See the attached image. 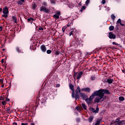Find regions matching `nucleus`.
Instances as JSON below:
<instances>
[{
	"instance_id": "nucleus-47",
	"label": "nucleus",
	"mask_w": 125,
	"mask_h": 125,
	"mask_svg": "<svg viewBox=\"0 0 125 125\" xmlns=\"http://www.w3.org/2000/svg\"><path fill=\"white\" fill-rule=\"evenodd\" d=\"M0 83H1V84L3 83V78L0 79Z\"/></svg>"
},
{
	"instance_id": "nucleus-22",
	"label": "nucleus",
	"mask_w": 125,
	"mask_h": 125,
	"mask_svg": "<svg viewBox=\"0 0 125 125\" xmlns=\"http://www.w3.org/2000/svg\"><path fill=\"white\" fill-rule=\"evenodd\" d=\"M77 75H78V72H76V71L74 72V74H73V77L74 80H76V78H77Z\"/></svg>"
},
{
	"instance_id": "nucleus-64",
	"label": "nucleus",
	"mask_w": 125,
	"mask_h": 125,
	"mask_svg": "<svg viewBox=\"0 0 125 125\" xmlns=\"http://www.w3.org/2000/svg\"><path fill=\"white\" fill-rule=\"evenodd\" d=\"M30 125H35V123H31Z\"/></svg>"
},
{
	"instance_id": "nucleus-33",
	"label": "nucleus",
	"mask_w": 125,
	"mask_h": 125,
	"mask_svg": "<svg viewBox=\"0 0 125 125\" xmlns=\"http://www.w3.org/2000/svg\"><path fill=\"white\" fill-rule=\"evenodd\" d=\"M36 46L34 45L30 46V49H32L33 50H35L36 49Z\"/></svg>"
},
{
	"instance_id": "nucleus-16",
	"label": "nucleus",
	"mask_w": 125,
	"mask_h": 125,
	"mask_svg": "<svg viewBox=\"0 0 125 125\" xmlns=\"http://www.w3.org/2000/svg\"><path fill=\"white\" fill-rule=\"evenodd\" d=\"M124 123H125V121L124 120L120 121L117 123H116L115 125H125Z\"/></svg>"
},
{
	"instance_id": "nucleus-50",
	"label": "nucleus",
	"mask_w": 125,
	"mask_h": 125,
	"mask_svg": "<svg viewBox=\"0 0 125 125\" xmlns=\"http://www.w3.org/2000/svg\"><path fill=\"white\" fill-rule=\"evenodd\" d=\"M39 31H43V28L40 27L39 28Z\"/></svg>"
},
{
	"instance_id": "nucleus-43",
	"label": "nucleus",
	"mask_w": 125,
	"mask_h": 125,
	"mask_svg": "<svg viewBox=\"0 0 125 125\" xmlns=\"http://www.w3.org/2000/svg\"><path fill=\"white\" fill-rule=\"evenodd\" d=\"M112 44L114 45H120V44H118V43H116V42H113Z\"/></svg>"
},
{
	"instance_id": "nucleus-51",
	"label": "nucleus",
	"mask_w": 125,
	"mask_h": 125,
	"mask_svg": "<svg viewBox=\"0 0 125 125\" xmlns=\"http://www.w3.org/2000/svg\"><path fill=\"white\" fill-rule=\"evenodd\" d=\"M61 14V13L60 12V11H58L57 12V15H59V16Z\"/></svg>"
},
{
	"instance_id": "nucleus-10",
	"label": "nucleus",
	"mask_w": 125,
	"mask_h": 125,
	"mask_svg": "<svg viewBox=\"0 0 125 125\" xmlns=\"http://www.w3.org/2000/svg\"><path fill=\"white\" fill-rule=\"evenodd\" d=\"M80 97H82L83 100H85L87 98V95H85V94L83 93H80Z\"/></svg>"
},
{
	"instance_id": "nucleus-18",
	"label": "nucleus",
	"mask_w": 125,
	"mask_h": 125,
	"mask_svg": "<svg viewBox=\"0 0 125 125\" xmlns=\"http://www.w3.org/2000/svg\"><path fill=\"white\" fill-rule=\"evenodd\" d=\"M12 19L14 23H15L16 24H17V18H16V17L15 16H13L12 17Z\"/></svg>"
},
{
	"instance_id": "nucleus-13",
	"label": "nucleus",
	"mask_w": 125,
	"mask_h": 125,
	"mask_svg": "<svg viewBox=\"0 0 125 125\" xmlns=\"http://www.w3.org/2000/svg\"><path fill=\"white\" fill-rule=\"evenodd\" d=\"M83 74V71H81L80 72H79L77 75V80H80L81 78H82Z\"/></svg>"
},
{
	"instance_id": "nucleus-2",
	"label": "nucleus",
	"mask_w": 125,
	"mask_h": 125,
	"mask_svg": "<svg viewBox=\"0 0 125 125\" xmlns=\"http://www.w3.org/2000/svg\"><path fill=\"white\" fill-rule=\"evenodd\" d=\"M42 4V6L40 7V11H41V12H43L47 14L49 13V12H50V10L46 8L47 6V3L45 1H43Z\"/></svg>"
},
{
	"instance_id": "nucleus-39",
	"label": "nucleus",
	"mask_w": 125,
	"mask_h": 125,
	"mask_svg": "<svg viewBox=\"0 0 125 125\" xmlns=\"http://www.w3.org/2000/svg\"><path fill=\"white\" fill-rule=\"evenodd\" d=\"M120 25H119L118 24H117L115 26V30H116V31H118L119 30V27Z\"/></svg>"
},
{
	"instance_id": "nucleus-42",
	"label": "nucleus",
	"mask_w": 125,
	"mask_h": 125,
	"mask_svg": "<svg viewBox=\"0 0 125 125\" xmlns=\"http://www.w3.org/2000/svg\"><path fill=\"white\" fill-rule=\"evenodd\" d=\"M90 1V0H86V1H85L86 5H87V4H88V3H89Z\"/></svg>"
},
{
	"instance_id": "nucleus-37",
	"label": "nucleus",
	"mask_w": 125,
	"mask_h": 125,
	"mask_svg": "<svg viewBox=\"0 0 125 125\" xmlns=\"http://www.w3.org/2000/svg\"><path fill=\"white\" fill-rule=\"evenodd\" d=\"M95 124H96V125H100V120L98 119V120L96 121V122Z\"/></svg>"
},
{
	"instance_id": "nucleus-5",
	"label": "nucleus",
	"mask_w": 125,
	"mask_h": 125,
	"mask_svg": "<svg viewBox=\"0 0 125 125\" xmlns=\"http://www.w3.org/2000/svg\"><path fill=\"white\" fill-rule=\"evenodd\" d=\"M46 102V100H45V98L44 97H40V99H38V101H37L38 104L36 106V108H38V106L40 105V104H41V105H44Z\"/></svg>"
},
{
	"instance_id": "nucleus-44",
	"label": "nucleus",
	"mask_w": 125,
	"mask_h": 125,
	"mask_svg": "<svg viewBox=\"0 0 125 125\" xmlns=\"http://www.w3.org/2000/svg\"><path fill=\"white\" fill-rule=\"evenodd\" d=\"M74 38L75 39L76 42H78L79 41V38L77 36H74Z\"/></svg>"
},
{
	"instance_id": "nucleus-1",
	"label": "nucleus",
	"mask_w": 125,
	"mask_h": 125,
	"mask_svg": "<svg viewBox=\"0 0 125 125\" xmlns=\"http://www.w3.org/2000/svg\"><path fill=\"white\" fill-rule=\"evenodd\" d=\"M82 92H81V87H77V89L75 90H75H74L73 94V92H72L71 96L72 98H74L75 99V101H77L78 99H79L80 96V94H81Z\"/></svg>"
},
{
	"instance_id": "nucleus-45",
	"label": "nucleus",
	"mask_w": 125,
	"mask_h": 125,
	"mask_svg": "<svg viewBox=\"0 0 125 125\" xmlns=\"http://www.w3.org/2000/svg\"><path fill=\"white\" fill-rule=\"evenodd\" d=\"M67 28L66 26H64L63 27H62V32L64 33V32H65V30H66V28Z\"/></svg>"
},
{
	"instance_id": "nucleus-23",
	"label": "nucleus",
	"mask_w": 125,
	"mask_h": 125,
	"mask_svg": "<svg viewBox=\"0 0 125 125\" xmlns=\"http://www.w3.org/2000/svg\"><path fill=\"white\" fill-rule=\"evenodd\" d=\"M119 101H125V98L123 96H120L119 97Z\"/></svg>"
},
{
	"instance_id": "nucleus-19",
	"label": "nucleus",
	"mask_w": 125,
	"mask_h": 125,
	"mask_svg": "<svg viewBox=\"0 0 125 125\" xmlns=\"http://www.w3.org/2000/svg\"><path fill=\"white\" fill-rule=\"evenodd\" d=\"M6 101L5 102H9L10 99H8V92H7L5 96Z\"/></svg>"
},
{
	"instance_id": "nucleus-63",
	"label": "nucleus",
	"mask_w": 125,
	"mask_h": 125,
	"mask_svg": "<svg viewBox=\"0 0 125 125\" xmlns=\"http://www.w3.org/2000/svg\"><path fill=\"white\" fill-rule=\"evenodd\" d=\"M122 72L123 73H124V74H125V70H122Z\"/></svg>"
},
{
	"instance_id": "nucleus-52",
	"label": "nucleus",
	"mask_w": 125,
	"mask_h": 125,
	"mask_svg": "<svg viewBox=\"0 0 125 125\" xmlns=\"http://www.w3.org/2000/svg\"><path fill=\"white\" fill-rule=\"evenodd\" d=\"M27 22H28V23L32 22L30 18L27 19Z\"/></svg>"
},
{
	"instance_id": "nucleus-9",
	"label": "nucleus",
	"mask_w": 125,
	"mask_h": 125,
	"mask_svg": "<svg viewBox=\"0 0 125 125\" xmlns=\"http://www.w3.org/2000/svg\"><path fill=\"white\" fill-rule=\"evenodd\" d=\"M90 111H91L93 113H98V112H99V107L97 106L96 110L93 107H91L90 108Z\"/></svg>"
},
{
	"instance_id": "nucleus-46",
	"label": "nucleus",
	"mask_w": 125,
	"mask_h": 125,
	"mask_svg": "<svg viewBox=\"0 0 125 125\" xmlns=\"http://www.w3.org/2000/svg\"><path fill=\"white\" fill-rule=\"evenodd\" d=\"M18 4H20V5H23V3H22L20 0L18 1Z\"/></svg>"
},
{
	"instance_id": "nucleus-26",
	"label": "nucleus",
	"mask_w": 125,
	"mask_h": 125,
	"mask_svg": "<svg viewBox=\"0 0 125 125\" xmlns=\"http://www.w3.org/2000/svg\"><path fill=\"white\" fill-rule=\"evenodd\" d=\"M114 29H115V27L113 25H111L109 27V31H113Z\"/></svg>"
},
{
	"instance_id": "nucleus-15",
	"label": "nucleus",
	"mask_w": 125,
	"mask_h": 125,
	"mask_svg": "<svg viewBox=\"0 0 125 125\" xmlns=\"http://www.w3.org/2000/svg\"><path fill=\"white\" fill-rule=\"evenodd\" d=\"M116 24H120L121 26H125V24L122 23V20H121V19H119L118 20V21L116 22Z\"/></svg>"
},
{
	"instance_id": "nucleus-14",
	"label": "nucleus",
	"mask_w": 125,
	"mask_h": 125,
	"mask_svg": "<svg viewBox=\"0 0 125 125\" xmlns=\"http://www.w3.org/2000/svg\"><path fill=\"white\" fill-rule=\"evenodd\" d=\"M113 82H114V79L110 78L107 79L106 81V83H108V84H111V83H113Z\"/></svg>"
},
{
	"instance_id": "nucleus-21",
	"label": "nucleus",
	"mask_w": 125,
	"mask_h": 125,
	"mask_svg": "<svg viewBox=\"0 0 125 125\" xmlns=\"http://www.w3.org/2000/svg\"><path fill=\"white\" fill-rule=\"evenodd\" d=\"M94 118V116H90L89 118L88 119V121L89 123H91V122L93 121Z\"/></svg>"
},
{
	"instance_id": "nucleus-20",
	"label": "nucleus",
	"mask_w": 125,
	"mask_h": 125,
	"mask_svg": "<svg viewBox=\"0 0 125 125\" xmlns=\"http://www.w3.org/2000/svg\"><path fill=\"white\" fill-rule=\"evenodd\" d=\"M85 101L87 103V104H88V105L91 104V101L88 99V98H86Z\"/></svg>"
},
{
	"instance_id": "nucleus-29",
	"label": "nucleus",
	"mask_w": 125,
	"mask_h": 125,
	"mask_svg": "<svg viewBox=\"0 0 125 125\" xmlns=\"http://www.w3.org/2000/svg\"><path fill=\"white\" fill-rule=\"evenodd\" d=\"M54 18H55V19H59V15H58L57 14H55L53 16Z\"/></svg>"
},
{
	"instance_id": "nucleus-56",
	"label": "nucleus",
	"mask_w": 125,
	"mask_h": 125,
	"mask_svg": "<svg viewBox=\"0 0 125 125\" xmlns=\"http://www.w3.org/2000/svg\"><path fill=\"white\" fill-rule=\"evenodd\" d=\"M2 84L1 86V87H2V88L4 87V84L3 83L2 84Z\"/></svg>"
},
{
	"instance_id": "nucleus-38",
	"label": "nucleus",
	"mask_w": 125,
	"mask_h": 125,
	"mask_svg": "<svg viewBox=\"0 0 125 125\" xmlns=\"http://www.w3.org/2000/svg\"><path fill=\"white\" fill-rule=\"evenodd\" d=\"M2 105H3V106H5V105H6V102L3 101L2 102Z\"/></svg>"
},
{
	"instance_id": "nucleus-59",
	"label": "nucleus",
	"mask_w": 125,
	"mask_h": 125,
	"mask_svg": "<svg viewBox=\"0 0 125 125\" xmlns=\"http://www.w3.org/2000/svg\"><path fill=\"white\" fill-rule=\"evenodd\" d=\"M30 18V20H31V21H35V19L34 18Z\"/></svg>"
},
{
	"instance_id": "nucleus-61",
	"label": "nucleus",
	"mask_w": 125,
	"mask_h": 125,
	"mask_svg": "<svg viewBox=\"0 0 125 125\" xmlns=\"http://www.w3.org/2000/svg\"><path fill=\"white\" fill-rule=\"evenodd\" d=\"M1 63H4V59H2L1 60Z\"/></svg>"
},
{
	"instance_id": "nucleus-55",
	"label": "nucleus",
	"mask_w": 125,
	"mask_h": 125,
	"mask_svg": "<svg viewBox=\"0 0 125 125\" xmlns=\"http://www.w3.org/2000/svg\"><path fill=\"white\" fill-rule=\"evenodd\" d=\"M21 125H28V123H21Z\"/></svg>"
},
{
	"instance_id": "nucleus-34",
	"label": "nucleus",
	"mask_w": 125,
	"mask_h": 125,
	"mask_svg": "<svg viewBox=\"0 0 125 125\" xmlns=\"http://www.w3.org/2000/svg\"><path fill=\"white\" fill-rule=\"evenodd\" d=\"M32 8H33V9H34V10H35V9H36V8H37V5L34 3L33 5Z\"/></svg>"
},
{
	"instance_id": "nucleus-11",
	"label": "nucleus",
	"mask_w": 125,
	"mask_h": 125,
	"mask_svg": "<svg viewBox=\"0 0 125 125\" xmlns=\"http://www.w3.org/2000/svg\"><path fill=\"white\" fill-rule=\"evenodd\" d=\"M95 94H96V91H95L92 95L89 97L88 98L89 100H90L91 101H92L93 99H94V98L95 97Z\"/></svg>"
},
{
	"instance_id": "nucleus-24",
	"label": "nucleus",
	"mask_w": 125,
	"mask_h": 125,
	"mask_svg": "<svg viewBox=\"0 0 125 125\" xmlns=\"http://www.w3.org/2000/svg\"><path fill=\"white\" fill-rule=\"evenodd\" d=\"M16 50L19 53H21V50H20V48L19 47L17 46L16 47Z\"/></svg>"
},
{
	"instance_id": "nucleus-57",
	"label": "nucleus",
	"mask_w": 125,
	"mask_h": 125,
	"mask_svg": "<svg viewBox=\"0 0 125 125\" xmlns=\"http://www.w3.org/2000/svg\"><path fill=\"white\" fill-rule=\"evenodd\" d=\"M67 27H70V26H71L70 22H69L67 25Z\"/></svg>"
},
{
	"instance_id": "nucleus-48",
	"label": "nucleus",
	"mask_w": 125,
	"mask_h": 125,
	"mask_svg": "<svg viewBox=\"0 0 125 125\" xmlns=\"http://www.w3.org/2000/svg\"><path fill=\"white\" fill-rule=\"evenodd\" d=\"M102 4H105V3H106V0H102Z\"/></svg>"
},
{
	"instance_id": "nucleus-40",
	"label": "nucleus",
	"mask_w": 125,
	"mask_h": 125,
	"mask_svg": "<svg viewBox=\"0 0 125 125\" xmlns=\"http://www.w3.org/2000/svg\"><path fill=\"white\" fill-rule=\"evenodd\" d=\"M5 111H6L8 113H9V112H10V107H8L7 108H5Z\"/></svg>"
},
{
	"instance_id": "nucleus-62",
	"label": "nucleus",
	"mask_w": 125,
	"mask_h": 125,
	"mask_svg": "<svg viewBox=\"0 0 125 125\" xmlns=\"http://www.w3.org/2000/svg\"><path fill=\"white\" fill-rule=\"evenodd\" d=\"M0 31H2V26H0Z\"/></svg>"
},
{
	"instance_id": "nucleus-6",
	"label": "nucleus",
	"mask_w": 125,
	"mask_h": 125,
	"mask_svg": "<svg viewBox=\"0 0 125 125\" xmlns=\"http://www.w3.org/2000/svg\"><path fill=\"white\" fill-rule=\"evenodd\" d=\"M98 91L102 95L103 97H104L105 93V94H111V92H110L109 90L107 89H100Z\"/></svg>"
},
{
	"instance_id": "nucleus-36",
	"label": "nucleus",
	"mask_w": 125,
	"mask_h": 125,
	"mask_svg": "<svg viewBox=\"0 0 125 125\" xmlns=\"http://www.w3.org/2000/svg\"><path fill=\"white\" fill-rule=\"evenodd\" d=\"M46 51L47 54H50L52 52L51 50H47Z\"/></svg>"
},
{
	"instance_id": "nucleus-41",
	"label": "nucleus",
	"mask_w": 125,
	"mask_h": 125,
	"mask_svg": "<svg viewBox=\"0 0 125 125\" xmlns=\"http://www.w3.org/2000/svg\"><path fill=\"white\" fill-rule=\"evenodd\" d=\"M1 100H3H3H4V96H3V97L2 96L0 97V101Z\"/></svg>"
},
{
	"instance_id": "nucleus-25",
	"label": "nucleus",
	"mask_w": 125,
	"mask_h": 125,
	"mask_svg": "<svg viewBox=\"0 0 125 125\" xmlns=\"http://www.w3.org/2000/svg\"><path fill=\"white\" fill-rule=\"evenodd\" d=\"M111 19H112V20H113V21H115V19H116V16H115V15L112 14L111 15Z\"/></svg>"
},
{
	"instance_id": "nucleus-12",
	"label": "nucleus",
	"mask_w": 125,
	"mask_h": 125,
	"mask_svg": "<svg viewBox=\"0 0 125 125\" xmlns=\"http://www.w3.org/2000/svg\"><path fill=\"white\" fill-rule=\"evenodd\" d=\"M82 91H85V92H90V88L89 87H85L81 89Z\"/></svg>"
},
{
	"instance_id": "nucleus-7",
	"label": "nucleus",
	"mask_w": 125,
	"mask_h": 125,
	"mask_svg": "<svg viewBox=\"0 0 125 125\" xmlns=\"http://www.w3.org/2000/svg\"><path fill=\"white\" fill-rule=\"evenodd\" d=\"M108 37L110 40H115L116 36L112 32H110L108 33Z\"/></svg>"
},
{
	"instance_id": "nucleus-27",
	"label": "nucleus",
	"mask_w": 125,
	"mask_h": 125,
	"mask_svg": "<svg viewBox=\"0 0 125 125\" xmlns=\"http://www.w3.org/2000/svg\"><path fill=\"white\" fill-rule=\"evenodd\" d=\"M85 8H86V7L85 6H82L80 10L81 12H83V10H85Z\"/></svg>"
},
{
	"instance_id": "nucleus-28",
	"label": "nucleus",
	"mask_w": 125,
	"mask_h": 125,
	"mask_svg": "<svg viewBox=\"0 0 125 125\" xmlns=\"http://www.w3.org/2000/svg\"><path fill=\"white\" fill-rule=\"evenodd\" d=\"M120 120H121V118H119H119H117L116 119L115 121L113 123V124H117V123H119V122L120 121H121Z\"/></svg>"
},
{
	"instance_id": "nucleus-60",
	"label": "nucleus",
	"mask_w": 125,
	"mask_h": 125,
	"mask_svg": "<svg viewBox=\"0 0 125 125\" xmlns=\"http://www.w3.org/2000/svg\"><path fill=\"white\" fill-rule=\"evenodd\" d=\"M60 86V84H57L56 85V87H59Z\"/></svg>"
},
{
	"instance_id": "nucleus-3",
	"label": "nucleus",
	"mask_w": 125,
	"mask_h": 125,
	"mask_svg": "<svg viewBox=\"0 0 125 125\" xmlns=\"http://www.w3.org/2000/svg\"><path fill=\"white\" fill-rule=\"evenodd\" d=\"M98 96V97H96L95 99L94 102L96 103H99L100 101L102 99H103V96L101 94V93L98 91V90L96 91V94H95V97Z\"/></svg>"
},
{
	"instance_id": "nucleus-31",
	"label": "nucleus",
	"mask_w": 125,
	"mask_h": 125,
	"mask_svg": "<svg viewBox=\"0 0 125 125\" xmlns=\"http://www.w3.org/2000/svg\"><path fill=\"white\" fill-rule=\"evenodd\" d=\"M82 106L84 109V110H86L87 107H86V105H85V104H82Z\"/></svg>"
},
{
	"instance_id": "nucleus-32",
	"label": "nucleus",
	"mask_w": 125,
	"mask_h": 125,
	"mask_svg": "<svg viewBox=\"0 0 125 125\" xmlns=\"http://www.w3.org/2000/svg\"><path fill=\"white\" fill-rule=\"evenodd\" d=\"M60 53V52H59L58 50H56L55 51V54L56 55H59Z\"/></svg>"
},
{
	"instance_id": "nucleus-49",
	"label": "nucleus",
	"mask_w": 125,
	"mask_h": 125,
	"mask_svg": "<svg viewBox=\"0 0 125 125\" xmlns=\"http://www.w3.org/2000/svg\"><path fill=\"white\" fill-rule=\"evenodd\" d=\"M76 121L77 123H80L81 122V119L79 118L76 119Z\"/></svg>"
},
{
	"instance_id": "nucleus-30",
	"label": "nucleus",
	"mask_w": 125,
	"mask_h": 125,
	"mask_svg": "<svg viewBox=\"0 0 125 125\" xmlns=\"http://www.w3.org/2000/svg\"><path fill=\"white\" fill-rule=\"evenodd\" d=\"M91 81H95V76L92 75L90 78Z\"/></svg>"
},
{
	"instance_id": "nucleus-35",
	"label": "nucleus",
	"mask_w": 125,
	"mask_h": 125,
	"mask_svg": "<svg viewBox=\"0 0 125 125\" xmlns=\"http://www.w3.org/2000/svg\"><path fill=\"white\" fill-rule=\"evenodd\" d=\"M51 3L52 4H55V3H56V1L55 0H51Z\"/></svg>"
},
{
	"instance_id": "nucleus-4",
	"label": "nucleus",
	"mask_w": 125,
	"mask_h": 125,
	"mask_svg": "<svg viewBox=\"0 0 125 125\" xmlns=\"http://www.w3.org/2000/svg\"><path fill=\"white\" fill-rule=\"evenodd\" d=\"M9 8L7 6H5L3 8V15H2V17L4 18H7L8 17V15L9 14V11H8Z\"/></svg>"
},
{
	"instance_id": "nucleus-54",
	"label": "nucleus",
	"mask_w": 125,
	"mask_h": 125,
	"mask_svg": "<svg viewBox=\"0 0 125 125\" xmlns=\"http://www.w3.org/2000/svg\"><path fill=\"white\" fill-rule=\"evenodd\" d=\"M72 35H73V31H72L71 32H70L69 37H71V36H72Z\"/></svg>"
},
{
	"instance_id": "nucleus-53",
	"label": "nucleus",
	"mask_w": 125,
	"mask_h": 125,
	"mask_svg": "<svg viewBox=\"0 0 125 125\" xmlns=\"http://www.w3.org/2000/svg\"><path fill=\"white\" fill-rule=\"evenodd\" d=\"M73 23H74V21H73V20H72L71 22H70V26H73Z\"/></svg>"
},
{
	"instance_id": "nucleus-17",
	"label": "nucleus",
	"mask_w": 125,
	"mask_h": 125,
	"mask_svg": "<svg viewBox=\"0 0 125 125\" xmlns=\"http://www.w3.org/2000/svg\"><path fill=\"white\" fill-rule=\"evenodd\" d=\"M69 86L70 89L72 91L73 94H74V91L75 90V89H74V85H73L72 83H70Z\"/></svg>"
},
{
	"instance_id": "nucleus-58",
	"label": "nucleus",
	"mask_w": 125,
	"mask_h": 125,
	"mask_svg": "<svg viewBox=\"0 0 125 125\" xmlns=\"http://www.w3.org/2000/svg\"><path fill=\"white\" fill-rule=\"evenodd\" d=\"M13 125H17V123L16 122H14L13 124H12Z\"/></svg>"
},
{
	"instance_id": "nucleus-8",
	"label": "nucleus",
	"mask_w": 125,
	"mask_h": 125,
	"mask_svg": "<svg viewBox=\"0 0 125 125\" xmlns=\"http://www.w3.org/2000/svg\"><path fill=\"white\" fill-rule=\"evenodd\" d=\"M40 49L41 51L43 52V53H45L46 52V47L45 46V45L42 44L40 46Z\"/></svg>"
}]
</instances>
